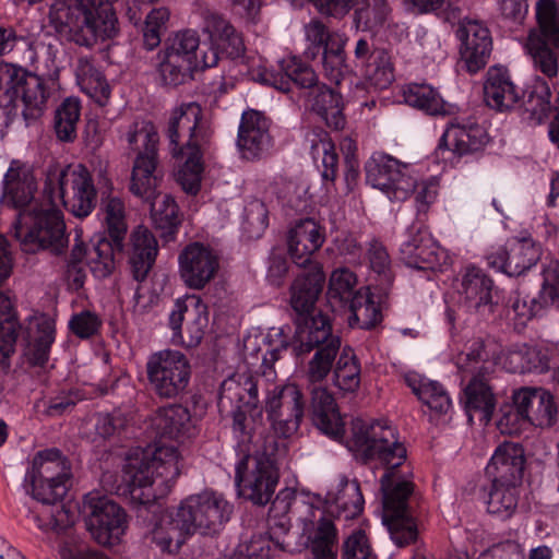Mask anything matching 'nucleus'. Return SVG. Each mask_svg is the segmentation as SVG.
Here are the masks:
<instances>
[{
  "label": "nucleus",
  "instance_id": "f257e3e1",
  "mask_svg": "<svg viewBox=\"0 0 559 559\" xmlns=\"http://www.w3.org/2000/svg\"><path fill=\"white\" fill-rule=\"evenodd\" d=\"M352 449L365 464L376 462L385 469L380 477L383 522L394 544L404 547L415 542L417 526L408 509L414 485L395 473L407 459L406 448L396 430L382 421L357 419L352 428Z\"/></svg>",
  "mask_w": 559,
  "mask_h": 559
},
{
  "label": "nucleus",
  "instance_id": "f03ea898",
  "mask_svg": "<svg viewBox=\"0 0 559 559\" xmlns=\"http://www.w3.org/2000/svg\"><path fill=\"white\" fill-rule=\"evenodd\" d=\"M234 435L237 440L235 485L238 493L257 506H265L272 500L278 484V465L286 455V443L275 436L255 438L241 412L235 414Z\"/></svg>",
  "mask_w": 559,
  "mask_h": 559
},
{
  "label": "nucleus",
  "instance_id": "7ed1b4c3",
  "mask_svg": "<svg viewBox=\"0 0 559 559\" xmlns=\"http://www.w3.org/2000/svg\"><path fill=\"white\" fill-rule=\"evenodd\" d=\"M179 462L180 454L175 445L131 450L123 465V493L139 506L167 496L180 474Z\"/></svg>",
  "mask_w": 559,
  "mask_h": 559
},
{
  "label": "nucleus",
  "instance_id": "20e7f679",
  "mask_svg": "<svg viewBox=\"0 0 559 559\" xmlns=\"http://www.w3.org/2000/svg\"><path fill=\"white\" fill-rule=\"evenodd\" d=\"M48 21L61 39L85 48L111 39L119 32L109 0H55Z\"/></svg>",
  "mask_w": 559,
  "mask_h": 559
},
{
  "label": "nucleus",
  "instance_id": "39448f33",
  "mask_svg": "<svg viewBox=\"0 0 559 559\" xmlns=\"http://www.w3.org/2000/svg\"><path fill=\"white\" fill-rule=\"evenodd\" d=\"M203 31L209 34V41L201 43L195 31L186 29L169 38L160 52L197 63L200 70L217 66L223 55L230 59L242 55L245 45L240 34L222 15L204 13Z\"/></svg>",
  "mask_w": 559,
  "mask_h": 559
},
{
  "label": "nucleus",
  "instance_id": "423d86ee",
  "mask_svg": "<svg viewBox=\"0 0 559 559\" xmlns=\"http://www.w3.org/2000/svg\"><path fill=\"white\" fill-rule=\"evenodd\" d=\"M290 347L296 356L314 350L308 362L307 378L311 383L323 381L332 371L341 348V338L332 331L326 316H301L296 319V330L292 343L282 342L280 347L269 350L263 356V366L271 368L280 358L282 349Z\"/></svg>",
  "mask_w": 559,
  "mask_h": 559
},
{
  "label": "nucleus",
  "instance_id": "0eeeda50",
  "mask_svg": "<svg viewBox=\"0 0 559 559\" xmlns=\"http://www.w3.org/2000/svg\"><path fill=\"white\" fill-rule=\"evenodd\" d=\"M455 366L460 372L472 376L464 389L467 414L472 416L473 412H479L484 419L490 420L496 407V396L490 384L497 367L495 353H490L485 342L477 338L456 356Z\"/></svg>",
  "mask_w": 559,
  "mask_h": 559
},
{
  "label": "nucleus",
  "instance_id": "6e6552de",
  "mask_svg": "<svg viewBox=\"0 0 559 559\" xmlns=\"http://www.w3.org/2000/svg\"><path fill=\"white\" fill-rule=\"evenodd\" d=\"M49 93L44 80L22 67L0 63V104L8 116H17L19 109L29 123L44 112Z\"/></svg>",
  "mask_w": 559,
  "mask_h": 559
},
{
  "label": "nucleus",
  "instance_id": "1a4fd4ad",
  "mask_svg": "<svg viewBox=\"0 0 559 559\" xmlns=\"http://www.w3.org/2000/svg\"><path fill=\"white\" fill-rule=\"evenodd\" d=\"M55 206L19 213L13 224V235L25 252L34 253L40 249L52 254L64 252L69 237L63 215Z\"/></svg>",
  "mask_w": 559,
  "mask_h": 559
},
{
  "label": "nucleus",
  "instance_id": "9d476101",
  "mask_svg": "<svg viewBox=\"0 0 559 559\" xmlns=\"http://www.w3.org/2000/svg\"><path fill=\"white\" fill-rule=\"evenodd\" d=\"M124 139L131 151L138 152L133 162L130 191L143 200H151L155 195V188L159 180L158 141L159 136L155 126L147 120H135L124 132Z\"/></svg>",
  "mask_w": 559,
  "mask_h": 559
},
{
  "label": "nucleus",
  "instance_id": "9b49d317",
  "mask_svg": "<svg viewBox=\"0 0 559 559\" xmlns=\"http://www.w3.org/2000/svg\"><path fill=\"white\" fill-rule=\"evenodd\" d=\"M71 466L58 449L39 451L27 468L24 487L35 500L55 504L67 493Z\"/></svg>",
  "mask_w": 559,
  "mask_h": 559
},
{
  "label": "nucleus",
  "instance_id": "f8f14e48",
  "mask_svg": "<svg viewBox=\"0 0 559 559\" xmlns=\"http://www.w3.org/2000/svg\"><path fill=\"white\" fill-rule=\"evenodd\" d=\"M44 193L51 205L62 203L76 217L88 216L96 205V189L86 168L69 170L49 167Z\"/></svg>",
  "mask_w": 559,
  "mask_h": 559
},
{
  "label": "nucleus",
  "instance_id": "ddd939ff",
  "mask_svg": "<svg viewBox=\"0 0 559 559\" xmlns=\"http://www.w3.org/2000/svg\"><path fill=\"white\" fill-rule=\"evenodd\" d=\"M536 26L527 37L526 48L534 66L548 78L558 74L559 9L555 0H538L535 8Z\"/></svg>",
  "mask_w": 559,
  "mask_h": 559
},
{
  "label": "nucleus",
  "instance_id": "4468645a",
  "mask_svg": "<svg viewBox=\"0 0 559 559\" xmlns=\"http://www.w3.org/2000/svg\"><path fill=\"white\" fill-rule=\"evenodd\" d=\"M233 506L219 493L203 491L187 497L175 511L189 537L194 534L214 536L229 521Z\"/></svg>",
  "mask_w": 559,
  "mask_h": 559
},
{
  "label": "nucleus",
  "instance_id": "2eb2a0df",
  "mask_svg": "<svg viewBox=\"0 0 559 559\" xmlns=\"http://www.w3.org/2000/svg\"><path fill=\"white\" fill-rule=\"evenodd\" d=\"M167 136L174 157L187 152H205L212 132L202 119V107L195 102L176 107L168 121Z\"/></svg>",
  "mask_w": 559,
  "mask_h": 559
},
{
  "label": "nucleus",
  "instance_id": "dca6fc26",
  "mask_svg": "<svg viewBox=\"0 0 559 559\" xmlns=\"http://www.w3.org/2000/svg\"><path fill=\"white\" fill-rule=\"evenodd\" d=\"M146 373L152 391L159 399H176L189 385L191 365L183 353L165 349L148 357Z\"/></svg>",
  "mask_w": 559,
  "mask_h": 559
},
{
  "label": "nucleus",
  "instance_id": "f3484780",
  "mask_svg": "<svg viewBox=\"0 0 559 559\" xmlns=\"http://www.w3.org/2000/svg\"><path fill=\"white\" fill-rule=\"evenodd\" d=\"M83 512L86 527L98 544L120 543L127 530V514L118 503L99 492H88L84 496Z\"/></svg>",
  "mask_w": 559,
  "mask_h": 559
},
{
  "label": "nucleus",
  "instance_id": "a211bd4d",
  "mask_svg": "<svg viewBox=\"0 0 559 559\" xmlns=\"http://www.w3.org/2000/svg\"><path fill=\"white\" fill-rule=\"evenodd\" d=\"M366 179L391 201H404L416 190L417 178L411 164L388 154L373 155L365 165Z\"/></svg>",
  "mask_w": 559,
  "mask_h": 559
},
{
  "label": "nucleus",
  "instance_id": "6ab92c4d",
  "mask_svg": "<svg viewBox=\"0 0 559 559\" xmlns=\"http://www.w3.org/2000/svg\"><path fill=\"white\" fill-rule=\"evenodd\" d=\"M305 406L304 394L296 383L275 385L269 390L264 409L275 435L288 438L297 432Z\"/></svg>",
  "mask_w": 559,
  "mask_h": 559
},
{
  "label": "nucleus",
  "instance_id": "aec40b11",
  "mask_svg": "<svg viewBox=\"0 0 559 559\" xmlns=\"http://www.w3.org/2000/svg\"><path fill=\"white\" fill-rule=\"evenodd\" d=\"M454 34L463 68L471 74L484 69L492 52V36L487 24L466 16L459 21Z\"/></svg>",
  "mask_w": 559,
  "mask_h": 559
},
{
  "label": "nucleus",
  "instance_id": "412c9836",
  "mask_svg": "<svg viewBox=\"0 0 559 559\" xmlns=\"http://www.w3.org/2000/svg\"><path fill=\"white\" fill-rule=\"evenodd\" d=\"M254 80L284 93L290 92L292 87L296 86L299 90L300 99H304L308 92H312L314 86L321 84L312 67L296 56L281 60L278 70H259L254 74Z\"/></svg>",
  "mask_w": 559,
  "mask_h": 559
},
{
  "label": "nucleus",
  "instance_id": "4be33fe9",
  "mask_svg": "<svg viewBox=\"0 0 559 559\" xmlns=\"http://www.w3.org/2000/svg\"><path fill=\"white\" fill-rule=\"evenodd\" d=\"M400 253L407 266L418 270H441L449 260L447 251L438 245L423 224H413L407 228Z\"/></svg>",
  "mask_w": 559,
  "mask_h": 559
},
{
  "label": "nucleus",
  "instance_id": "5701e85b",
  "mask_svg": "<svg viewBox=\"0 0 559 559\" xmlns=\"http://www.w3.org/2000/svg\"><path fill=\"white\" fill-rule=\"evenodd\" d=\"M354 58L366 82L376 90H385L394 81V66L390 52L377 47L369 37H360L355 45Z\"/></svg>",
  "mask_w": 559,
  "mask_h": 559
},
{
  "label": "nucleus",
  "instance_id": "b1692460",
  "mask_svg": "<svg viewBox=\"0 0 559 559\" xmlns=\"http://www.w3.org/2000/svg\"><path fill=\"white\" fill-rule=\"evenodd\" d=\"M493 281L477 266H467L457 286L459 305L464 311L486 317L493 310Z\"/></svg>",
  "mask_w": 559,
  "mask_h": 559
},
{
  "label": "nucleus",
  "instance_id": "393cba45",
  "mask_svg": "<svg viewBox=\"0 0 559 559\" xmlns=\"http://www.w3.org/2000/svg\"><path fill=\"white\" fill-rule=\"evenodd\" d=\"M178 261L180 276L192 289L204 288L219 267V260L214 250L200 242L188 245L180 252Z\"/></svg>",
  "mask_w": 559,
  "mask_h": 559
},
{
  "label": "nucleus",
  "instance_id": "a878e982",
  "mask_svg": "<svg viewBox=\"0 0 559 559\" xmlns=\"http://www.w3.org/2000/svg\"><path fill=\"white\" fill-rule=\"evenodd\" d=\"M549 306L559 307V265L557 264L550 265L544 271V281L537 297L527 301L519 292L510 296L509 316L512 312L513 319L518 320L520 324H525Z\"/></svg>",
  "mask_w": 559,
  "mask_h": 559
},
{
  "label": "nucleus",
  "instance_id": "bb28decb",
  "mask_svg": "<svg viewBox=\"0 0 559 559\" xmlns=\"http://www.w3.org/2000/svg\"><path fill=\"white\" fill-rule=\"evenodd\" d=\"M325 241L324 227L316 219H298L287 233V247L292 261L299 267L310 269L316 264L313 254Z\"/></svg>",
  "mask_w": 559,
  "mask_h": 559
},
{
  "label": "nucleus",
  "instance_id": "cd10ccee",
  "mask_svg": "<svg viewBox=\"0 0 559 559\" xmlns=\"http://www.w3.org/2000/svg\"><path fill=\"white\" fill-rule=\"evenodd\" d=\"M269 128V120L260 111H243L238 128L237 146L245 159H261L270 153L273 141Z\"/></svg>",
  "mask_w": 559,
  "mask_h": 559
},
{
  "label": "nucleus",
  "instance_id": "c85d7f7f",
  "mask_svg": "<svg viewBox=\"0 0 559 559\" xmlns=\"http://www.w3.org/2000/svg\"><path fill=\"white\" fill-rule=\"evenodd\" d=\"M11 274V260L7 242L0 237V286ZM20 324L14 302L9 292L0 290V353L10 357L15 350Z\"/></svg>",
  "mask_w": 559,
  "mask_h": 559
},
{
  "label": "nucleus",
  "instance_id": "c756f323",
  "mask_svg": "<svg viewBox=\"0 0 559 559\" xmlns=\"http://www.w3.org/2000/svg\"><path fill=\"white\" fill-rule=\"evenodd\" d=\"M540 259V248L532 238L514 239L508 249L499 248L488 255V264L509 276H520Z\"/></svg>",
  "mask_w": 559,
  "mask_h": 559
},
{
  "label": "nucleus",
  "instance_id": "7c9ffc66",
  "mask_svg": "<svg viewBox=\"0 0 559 559\" xmlns=\"http://www.w3.org/2000/svg\"><path fill=\"white\" fill-rule=\"evenodd\" d=\"M156 437L185 442L197 436L198 429L188 407L169 404L158 407L151 418Z\"/></svg>",
  "mask_w": 559,
  "mask_h": 559
},
{
  "label": "nucleus",
  "instance_id": "2f4dec72",
  "mask_svg": "<svg viewBox=\"0 0 559 559\" xmlns=\"http://www.w3.org/2000/svg\"><path fill=\"white\" fill-rule=\"evenodd\" d=\"M513 403L524 413L528 424L549 428L557 423L558 412L554 396L542 388H521L513 393Z\"/></svg>",
  "mask_w": 559,
  "mask_h": 559
},
{
  "label": "nucleus",
  "instance_id": "473e14b6",
  "mask_svg": "<svg viewBox=\"0 0 559 559\" xmlns=\"http://www.w3.org/2000/svg\"><path fill=\"white\" fill-rule=\"evenodd\" d=\"M525 464L522 445L514 442L500 444L486 466V475L491 483L518 486L523 477Z\"/></svg>",
  "mask_w": 559,
  "mask_h": 559
},
{
  "label": "nucleus",
  "instance_id": "72a5a7b5",
  "mask_svg": "<svg viewBox=\"0 0 559 559\" xmlns=\"http://www.w3.org/2000/svg\"><path fill=\"white\" fill-rule=\"evenodd\" d=\"M306 515L301 519L304 522V532L309 534L311 552L313 559H336L334 545L336 543V528L332 520L325 516V512L312 504H304Z\"/></svg>",
  "mask_w": 559,
  "mask_h": 559
},
{
  "label": "nucleus",
  "instance_id": "f704fd0d",
  "mask_svg": "<svg viewBox=\"0 0 559 559\" xmlns=\"http://www.w3.org/2000/svg\"><path fill=\"white\" fill-rule=\"evenodd\" d=\"M488 142L483 126L471 119H453L447 126L438 148H447L459 156L479 151Z\"/></svg>",
  "mask_w": 559,
  "mask_h": 559
},
{
  "label": "nucleus",
  "instance_id": "c9c22d12",
  "mask_svg": "<svg viewBox=\"0 0 559 559\" xmlns=\"http://www.w3.org/2000/svg\"><path fill=\"white\" fill-rule=\"evenodd\" d=\"M158 252V245L153 233L140 225L130 234L127 255L130 273L138 283L148 276Z\"/></svg>",
  "mask_w": 559,
  "mask_h": 559
},
{
  "label": "nucleus",
  "instance_id": "e433bc0d",
  "mask_svg": "<svg viewBox=\"0 0 559 559\" xmlns=\"http://www.w3.org/2000/svg\"><path fill=\"white\" fill-rule=\"evenodd\" d=\"M522 96V90L512 82L506 68L493 66L488 69L484 84V97L489 107L504 111L518 104Z\"/></svg>",
  "mask_w": 559,
  "mask_h": 559
},
{
  "label": "nucleus",
  "instance_id": "4c0bfd02",
  "mask_svg": "<svg viewBox=\"0 0 559 559\" xmlns=\"http://www.w3.org/2000/svg\"><path fill=\"white\" fill-rule=\"evenodd\" d=\"M302 100L305 107L320 117L329 128L337 131L345 127L343 97L334 88L321 83L308 92Z\"/></svg>",
  "mask_w": 559,
  "mask_h": 559
},
{
  "label": "nucleus",
  "instance_id": "58836bf2",
  "mask_svg": "<svg viewBox=\"0 0 559 559\" xmlns=\"http://www.w3.org/2000/svg\"><path fill=\"white\" fill-rule=\"evenodd\" d=\"M55 322L47 316L37 314L28 319L27 345L24 355L32 366L44 367L46 365L55 342Z\"/></svg>",
  "mask_w": 559,
  "mask_h": 559
},
{
  "label": "nucleus",
  "instance_id": "ea45409f",
  "mask_svg": "<svg viewBox=\"0 0 559 559\" xmlns=\"http://www.w3.org/2000/svg\"><path fill=\"white\" fill-rule=\"evenodd\" d=\"M312 421L324 435L340 439L344 435V424L333 395L324 386L311 390Z\"/></svg>",
  "mask_w": 559,
  "mask_h": 559
},
{
  "label": "nucleus",
  "instance_id": "a19ab883",
  "mask_svg": "<svg viewBox=\"0 0 559 559\" xmlns=\"http://www.w3.org/2000/svg\"><path fill=\"white\" fill-rule=\"evenodd\" d=\"M323 283L324 274L319 264H314L309 272L296 277L290 288V305L296 311L297 318L312 316Z\"/></svg>",
  "mask_w": 559,
  "mask_h": 559
},
{
  "label": "nucleus",
  "instance_id": "79ce46f5",
  "mask_svg": "<svg viewBox=\"0 0 559 559\" xmlns=\"http://www.w3.org/2000/svg\"><path fill=\"white\" fill-rule=\"evenodd\" d=\"M378 292V300H374V293L370 287H361L356 290L354 298L344 308L350 312L348 323L352 328H359L362 330H370L382 321V313L380 304L384 295L381 290Z\"/></svg>",
  "mask_w": 559,
  "mask_h": 559
},
{
  "label": "nucleus",
  "instance_id": "37998d69",
  "mask_svg": "<svg viewBox=\"0 0 559 559\" xmlns=\"http://www.w3.org/2000/svg\"><path fill=\"white\" fill-rule=\"evenodd\" d=\"M236 403L235 409L233 411V421L235 420V414L241 412L246 416L245 408H254L259 403V393L257 382L249 376H233L223 381L219 390V402L224 403ZM248 428L252 432L248 419H246Z\"/></svg>",
  "mask_w": 559,
  "mask_h": 559
},
{
  "label": "nucleus",
  "instance_id": "c03bdc74",
  "mask_svg": "<svg viewBox=\"0 0 559 559\" xmlns=\"http://www.w3.org/2000/svg\"><path fill=\"white\" fill-rule=\"evenodd\" d=\"M4 194L15 207H24L31 203L36 191V181L29 169L12 162L4 175Z\"/></svg>",
  "mask_w": 559,
  "mask_h": 559
},
{
  "label": "nucleus",
  "instance_id": "a18cd8bd",
  "mask_svg": "<svg viewBox=\"0 0 559 559\" xmlns=\"http://www.w3.org/2000/svg\"><path fill=\"white\" fill-rule=\"evenodd\" d=\"M306 141L309 144L312 159L316 163L321 160L322 179L333 182L337 174L338 156L329 133L320 128L312 129L307 133Z\"/></svg>",
  "mask_w": 559,
  "mask_h": 559
},
{
  "label": "nucleus",
  "instance_id": "49530a36",
  "mask_svg": "<svg viewBox=\"0 0 559 559\" xmlns=\"http://www.w3.org/2000/svg\"><path fill=\"white\" fill-rule=\"evenodd\" d=\"M176 519L175 512L170 513L156 523L146 535V539L155 544L163 552H178L189 537Z\"/></svg>",
  "mask_w": 559,
  "mask_h": 559
},
{
  "label": "nucleus",
  "instance_id": "de8ad7c7",
  "mask_svg": "<svg viewBox=\"0 0 559 559\" xmlns=\"http://www.w3.org/2000/svg\"><path fill=\"white\" fill-rule=\"evenodd\" d=\"M76 76L81 90L99 106H105L110 96V87L104 75L86 58L76 66Z\"/></svg>",
  "mask_w": 559,
  "mask_h": 559
},
{
  "label": "nucleus",
  "instance_id": "09e8293b",
  "mask_svg": "<svg viewBox=\"0 0 559 559\" xmlns=\"http://www.w3.org/2000/svg\"><path fill=\"white\" fill-rule=\"evenodd\" d=\"M157 74L162 86L175 88L193 80L194 71L200 70L197 63L178 60L164 52L158 53Z\"/></svg>",
  "mask_w": 559,
  "mask_h": 559
},
{
  "label": "nucleus",
  "instance_id": "8fccbe9b",
  "mask_svg": "<svg viewBox=\"0 0 559 559\" xmlns=\"http://www.w3.org/2000/svg\"><path fill=\"white\" fill-rule=\"evenodd\" d=\"M141 200L150 204L154 226L163 230L165 236L175 234L180 224L179 209L175 200L167 194L160 195L157 188H155V195L151 200Z\"/></svg>",
  "mask_w": 559,
  "mask_h": 559
},
{
  "label": "nucleus",
  "instance_id": "3c124183",
  "mask_svg": "<svg viewBox=\"0 0 559 559\" xmlns=\"http://www.w3.org/2000/svg\"><path fill=\"white\" fill-rule=\"evenodd\" d=\"M407 383L413 393L431 411L445 414L451 405V399L438 381L426 378H407Z\"/></svg>",
  "mask_w": 559,
  "mask_h": 559
},
{
  "label": "nucleus",
  "instance_id": "603ef678",
  "mask_svg": "<svg viewBox=\"0 0 559 559\" xmlns=\"http://www.w3.org/2000/svg\"><path fill=\"white\" fill-rule=\"evenodd\" d=\"M306 49L305 57L310 60L317 59L324 50L330 49L332 41L336 44L345 37L336 32H331L319 19H311L304 26Z\"/></svg>",
  "mask_w": 559,
  "mask_h": 559
},
{
  "label": "nucleus",
  "instance_id": "864d4df0",
  "mask_svg": "<svg viewBox=\"0 0 559 559\" xmlns=\"http://www.w3.org/2000/svg\"><path fill=\"white\" fill-rule=\"evenodd\" d=\"M122 249L123 240L117 243L111 238H98L87 253V263L92 273L99 278L110 275L115 267V252H120Z\"/></svg>",
  "mask_w": 559,
  "mask_h": 559
},
{
  "label": "nucleus",
  "instance_id": "5fc2aeb1",
  "mask_svg": "<svg viewBox=\"0 0 559 559\" xmlns=\"http://www.w3.org/2000/svg\"><path fill=\"white\" fill-rule=\"evenodd\" d=\"M364 496L359 483L354 479L346 481L333 501L329 502L328 512L332 515H343L344 519H354L364 510Z\"/></svg>",
  "mask_w": 559,
  "mask_h": 559
},
{
  "label": "nucleus",
  "instance_id": "6e6d98bb",
  "mask_svg": "<svg viewBox=\"0 0 559 559\" xmlns=\"http://www.w3.org/2000/svg\"><path fill=\"white\" fill-rule=\"evenodd\" d=\"M367 255L370 270L377 275L373 289L388 295L394 281V273L386 248L382 242L372 240L369 243Z\"/></svg>",
  "mask_w": 559,
  "mask_h": 559
},
{
  "label": "nucleus",
  "instance_id": "4d7b16f0",
  "mask_svg": "<svg viewBox=\"0 0 559 559\" xmlns=\"http://www.w3.org/2000/svg\"><path fill=\"white\" fill-rule=\"evenodd\" d=\"M404 102L429 115H445L444 102L439 93L428 84H408L403 90Z\"/></svg>",
  "mask_w": 559,
  "mask_h": 559
},
{
  "label": "nucleus",
  "instance_id": "13d9d810",
  "mask_svg": "<svg viewBox=\"0 0 559 559\" xmlns=\"http://www.w3.org/2000/svg\"><path fill=\"white\" fill-rule=\"evenodd\" d=\"M518 500V486L491 483L488 499L486 500L487 511L500 520H508L515 512Z\"/></svg>",
  "mask_w": 559,
  "mask_h": 559
},
{
  "label": "nucleus",
  "instance_id": "bf43d9fd",
  "mask_svg": "<svg viewBox=\"0 0 559 559\" xmlns=\"http://www.w3.org/2000/svg\"><path fill=\"white\" fill-rule=\"evenodd\" d=\"M80 116V102L73 97L66 98L56 109L53 127L60 141L72 142L76 138V126Z\"/></svg>",
  "mask_w": 559,
  "mask_h": 559
},
{
  "label": "nucleus",
  "instance_id": "052dcab7",
  "mask_svg": "<svg viewBox=\"0 0 559 559\" xmlns=\"http://www.w3.org/2000/svg\"><path fill=\"white\" fill-rule=\"evenodd\" d=\"M357 277L354 272L342 267L334 270L330 276L328 299L332 307L344 308L350 302L356 290Z\"/></svg>",
  "mask_w": 559,
  "mask_h": 559
},
{
  "label": "nucleus",
  "instance_id": "680f3d73",
  "mask_svg": "<svg viewBox=\"0 0 559 559\" xmlns=\"http://www.w3.org/2000/svg\"><path fill=\"white\" fill-rule=\"evenodd\" d=\"M286 550L284 542H274L269 535H257L240 545L230 559H271L276 552Z\"/></svg>",
  "mask_w": 559,
  "mask_h": 559
},
{
  "label": "nucleus",
  "instance_id": "e2e57ef3",
  "mask_svg": "<svg viewBox=\"0 0 559 559\" xmlns=\"http://www.w3.org/2000/svg\"><path fill=\"white\" fill-rule=\"evenodd\" d=\"M334 383L345 392H354L360 384V365L350 349L344 348L334 368Z\"/></svg>",
  "mask_w": 559,
  "mask_h": 559
},
{
  "label": "nucleus",
  "instance_id": "0e129e2a",
  "mask_svg": "<svg viewBox=\"0 0 559 559\" xmlns=\"http://www.w3.org/2000/svg\"><path fill=\"white\" fill-rule=\"evenodd\" d=\"M102 210L105 214V223L109 238L117 241V243H119V240H124L128 225L122 200L117 197H108L103 200Z\"/></svg>",
  "mask_w": 559,
  "mask_h": 559
},
{
  "label": "nucleus",
  "instance_id": "69168bd1",
  "mask_svg": "<svg viewBox=\"0 0 559 559\" xmlns=\"http://www.w3.org/2000/svg\"><path fill=\"white\" fill-rule=\"evenodd\" d=\"M550 87L544 80H538L533 90L523 99L522 106L526 112H530L531 119L542 123L551 109Z\"/></svg>",
  "mask_w": 559,
  "mask_h": 559
},
{
  "label": "nucleus",
  "instance_id": "338daca9",
  "mask_svg": "<svg viewBox=\"0 0 559 559\" xmlns=\"http://www.w3.org/2000/svg\"><path fill=\"white\" fill-rule=\"evenodd\" d=\"M204 152H187L179 155L186 158L183 166L178 170L177 181L181 188L189 194H197L201 187L202 155Z\"/></svg>",
  "mask_w": 559,
  "mask_h": 559
},
{
  "label": "nucleus",
  "instance_id": "774afa93",
  "mask_svg": "<svg viewBox=\"0 0 559 559\" xmlns=\"http://www.w3.org/2000/svg\"><path fill=\"white\" fill-rule=\"evenodd\" d=\"M269 226V211L260 200L250 201L243 213L241 228L249 239L260 238Z\"/></svg>",
  "mask_w": 559,
  "mask_h": 559
}]
</instances>
